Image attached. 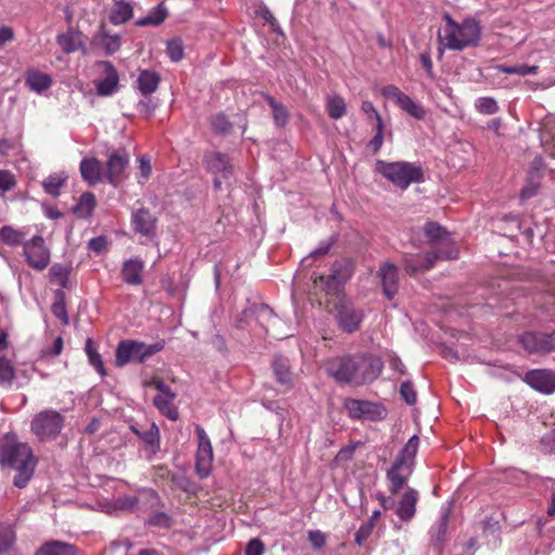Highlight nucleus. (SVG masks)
<instances>
[{
  "instance_id": "obj_45",
  "label": "nucleus",
  "mask_w": 555,
  "mask_h": 555,
  "mask_svg": "<svg viewBox=\"0 0 555 555\" xmlns=\"http://www.w3.org/2000/svg\"><path fill=\"white\" fill-rule=\"evenodd\" d=\"M15 540L16 537L12 526L0 524V555L11 550Z\"/></svg>"
},
{
  "instance_id": "obj_17",
  "label": "nucleus",
  "mask_w": 555,
  "mask_h": 555,
  "mask_svg": "<svg viewBox=\"0 0 555 555\" xmlns=\"http://www.w3.org/2000/svg\"><path fill=\"white\" fill-rule=\"evenodd\" d=\"M524 382L542 393L551 395L555 391V371L531 370L525 374Z\"/></svg>"
},
{
  "instance_id": "obj_20",
  "label": "nucleus",
  "mask_w": 555,
  "mask_h": 555,
  "mask_svg": "<svg viewBox=\"0 0 555 555\" xmlns=\"http://www.w3.org/2000/svg\"><path fill=\"white\" fill-rule=\"evenodd\" d=\"M438 260L441 259L436 258V255L431 251L424 254H406L403 258V267L406 273L415 274L431 269Z\"/></svg>"
},
{
  "instance_id": "obj_56",
  "label": "nucleus",
  "mask_w": 555,
  "mask_h": 555,
  "mask_svg": "<svg viewBox=\"0 0 555 555\" xmlns=\"http://www.w3.org/2000/svg\"><path fill=\"white\" fill-rule=\"evenodd\" d=\"M16 184L14 175L10 170H0V190L2 192L11 191Z\"/></svg>"
},
{
  "instance_id": "obj_51",
  "label": "nucleus",
  "mask_w": 555,
  "mask_h": 555,
  "mask_svg": "<svg viewBox=\"0 0 555 555\" xmlns=\"http://www.w3.org/2000/svg\"><path fill=\"white\" fill-rule=\"evenodd\" d=\"M138 504V499L133 495H121L114 502L115 509L132 511Z\"/></svg>"
},
{
  "instance_id": "obj_37",
  "label": "nucleus",
  "mask_w": 555,
  "mask_h": 555,
  "mask_svg": "<svg viewBox=\"0 0 555 555\" xmlns=\"http://www.w3.org/2000/svg\"><path fill=\"white\" fill-rule=\"evenodd\" d=\"M66 180L67 176L65 173H53L43 180L42 188L47 194L53 197H57Z\"/></svg>"
},
{
  "instance_id": "obj_28",
  "label": "nucleus",
  "mask_w": 555,
  "mask_h": 555,
  "mask_svg": "<svg viewBox=\"0 0 555 555\" xmlns=\"http://www.w3.org/2000/svg\"><path fill=\"white\" fill-rule=\"evenodd\" d=\"M35 555H77V548L67 542L51 540L43 543Z\"/></svg>"
},
{
  "instance_id": "obj_15",
  "label": "nucleus",
  "mask_w": 555,
  "mask_h": 555,
  "mask_svg": "<svg viewBox=\"0 0 555 555\" xmlns=\"http://www.w3.org/2000/svg\"><path fill=\"white\" fill-rule=\"evenodd\" d=\"M345 406L352 418L378 421L384 417V409L374 402L360 399H348Z\"/></svg>"
},
{
  "instance_id": "obj_46",
  "label": "nucleus",
  "mask_w": 555,
  "mask_h": 555,
  "mask_svg": "<svg viewBox=\"0 0 555 555\" xmlns=\"http://www.w3.org/2000/svg\"><path fill=\"white\" fill-rule=\"evenodd\" d=\"M86 352H87V356H88V359H89V363L98 371V373L101 376H105L106 375V371H105V367H104V363H103L102 357L98 352V350L95 349V347H94V345H93L91 339H88L87 343H86Z\"/></svg>"
},
{
  "instance_id": "obj_2",
  "label": "nucleus",
  "mask_w": 555,
  "mask_h": 555,
  "mask_svg": "<svg viewBox=\"0 0 555 555\" xmlns=\"http://www.w3.org/2000/svg\"><path fill=\"white\" fill-rule=\"evenodd\" d=\"M38 459L31 447L18 439L15 433H7L0 438V467L14 470L13 485L18 489L27 487L34 477Z\"/></svg>"
},
{
  "instance_id": "obj_13",
  "label": "nucleus",
  "mask_w": 555,
  "mask_h": 555,
  "mask_svg": "<svg viewBox=\"0 0 555 555\" xmlns=\"http://www.w3.org/2000/svg\"><path fill=\"white\" fill-rule=\"evenodd\" d=\"M519 341L528 352L550 353L555 351V331L550 334L527 332Z\"/></svg>"
},
{
  "instance_id": "obj_25",
  "label": "nucleus",
  "mask_w": 555,
  "mask_h": 555,
  "mask_svg": "<svg viewBox=\"0 0 555 555\" xmlns=\"http://www.w3.org/2000/svg\"><path fill=\"white\" fill-rule=\"evenodd\" d=\"M176 399V393L171 390V388L167 389V391L159 392L153 399V404L157 408V410L168 417L171 421H176L179 417L178 409L173 405V400Z\"/></svg>"
},
{
  "instance_id": "obj_41",
  "label": "nucleus",
  "mask_w": 555,
  "mask_h": 555,
  "mask_svg": "<svg viewBox=\"0 0 555 555\" xmlns=\"http://www.w3.org/2000/svg\"><path fill=\"white\" fill-rule=\"evenodd\" d=\"M15 375V367L12 361L7 357H0V386L10 388Z\"/></svg>"
},
{
  "instance_id": "obj_50",
  "label": "nucleus",
  "mask_w": 555,
  "mask_h": 555,
  "mask_svg": "<svg viewBox=\"0 0 555 555\" xmlns=\"http://www.w3.org/2000/svg\"><path fill=\"white\" fill-rule=\"evenodd\" d=\"M384 143V122L378 120V125H375V135L367 143V150L372 154L379 152Z\"/></svg>"
},
{
  "instance_id": "obj_38",
  "label": "nucleus",
  "mask_w": 555,
  "mask_h": 555,
  "mask_svg": "<svg viewBox=\"0 0 555 555\" xmlns=\"http://www.w3.org/2000/svg\"><path fill=\"white\" fill-rule=\"evenodd\" d=\"M266 101L272 109L274 122L278 127H284L289 119V113L287 108L274 98L267 95Z\"/></svg>"
},
{
  "instance_id": "obj_59",
  "label": "nucleus",
  "mask_w": 555,
  "mask_h": 555,
  "mask_svg": "<svg viewBox=\"0 0 555 555\" xmlns=\"http://www.w3.org/2000/svg\"><path fill=\"white\" fill-rule=\"evenodd\" d=\"M545 490L551 493V502L547 507V514L552 517H555V479L546 478L543 481Z\"/></svg>"
},
{
  "instance_id": "obj_61",
  "label": "nucleus",
  "mask_w": 555,
  "mask_h": 555,
  "mask_svg": "<svg viewBox=\"0 0 555 555\" xmlns=\"http://www.w3.org/2000/svg\"><path fill=\"white\" fill-rule=\"evenodd\" d=\"M52 313L64 324L68 323L66 306L63 299L56 300L51 308Z\"/></svg>"
},
{
  "instance_id": "obj_3",
  "label": "nucleus",
  "mask_w": 555,
  "mask_h": 555,
  "mask_svg": "<svg viewBox=\"0 0 555 555\" xmlns=\"http://www.w3.org/2000/svg\"><path fill=\"white\" fill-rule=\"evenodd\" d=\"M446 25L439 34V42L449 50L462 51L476 47L481 39V26L475 18H465L456 23L450 15L444 16Z\"/></svg>"
},
{
  "instance_id": "obj_42",
  "label": "nucleus",
  "mask_w": 555,
  "mask_h": 555,
  "mask_svg": "<svg viewBox=\"0 0 555 555\" xmlns=\"http://www.w3.org/2000/svg\"><path fill=\"white\" fill-rule=\"evenodd\" d=\"M542 178V173H535L533 170H529L528 178L526 181V184L520 191V197L522 199H528L534 196L538 192V189L540 186V181Z\"/></svg>"
},
{
  "instance_id": "obj_5",
  "label": "nucleus",
  "mask_w": 555,
  "mask_h": 555,
  "mask_svg": "<svg viewBox=\"0 0 555 555\" xmlns=\"http://www.w3.org/2000/svg\"><path fill=\"white\" fill-rule=\"evenodd\" d=\"M375 171L400 190H406L412 183H420L424 180L422 167L404 160L378 159L375 163Z\"/></svg>"
},
{
  "instance_id": "obj_32",
  "label": "nucleus",
  "mask_w": 555,
  "mask_h": 555,
  "mask_svg": "<svg viewBox=\"0 0 555 555\" xmlns=\"http://www.w3.org/2000/svg\"><path fill=\"white\" fill-rule=\"evenodd\" d=\"M95 196L91 192L82 193L78 199V203L74 206V214L82 219L90 218L95 208Z\"/></svg>"
},
{
  "instance_id": "obj_44",
  "label": "nucleus",
  "mask_w": 555,
  "mask_h": 555,
  "mask_svg": "<svg viewBox=\"0 0 555 555\" xmlns=\"http://www.w3.org/2000/svg\"><path fill=\"white\" fill-rule=\"evenodd\" d=\"M398 106L415 119L422 120L426 116L425 109L408 94L404 95Z\"/></svg>"
},
{
  "instance_id": "obj_47",
  "label": "nucleus",
  "mask_w": 555,
  "mask_h": 555,
  "mask_svg": "<svg viewBox=\"0 0 555 555\" xmlns=\"http://www.w3.org/2000/svg\"><path fill=\"white\" fill-rule=\"evenodd\" d=\"M476 109L483 115H493L499 112L498 102L490 96H481L475 103Z\"/></svg>"
},
{
  "instance_id": "obj_63",
  "label": "nucleus",
  "mask_w": 555,
  "mask_h": 555,
  "mask_svg": "<svg viewBox=\"0 0 555 555\" xmlns=\"http://www.w3.org/2000/svg\"><path fill=\"white\" fill-rule=\"evenodd\" d=\"M263 551V543L259 539H253L246 546L245 555H262Z\"/></svg>"
},
{
  "instance_id": "obj_40",
  "label": "nucleus",
  "mask_w": 555,
  "mask_h": 555,
  "mask_svg": "<svg viewBox=\"0 0 555 555\" xmlns=\"http://www.w3.org/2000/svg\"><path fill=\"white\" fill-rule=\"evenodd\" d=\"M106 54L112 55L120 49V37L118 35L99 34L94 38Z\"/></svg>"
},
{
  "instance_id": "obj_1",
  "label": "nucleus",
  "mask_w": 555,
  "mask_h": 555,
  "mask_svg": "<svg viewBox=\"0 0 555 555\" xmlns=\"http://www.w3.org/2000/svg\"><path fill=\"white\" fill-rule=\"evenodd\" d=\"M383 361L371 353L333 357L324 362V369L337 384L362 386L372 383L382 373Z\"/></svg>"
},
{
  "instance_id": "obj_54",
  "label": "nucleus",
  "mask_w": 555,
  "mask_h": 555,
  "mask_svg": "<svg viewBox=\"0 0 555 555\" xmlns=\"http://www.w3.org/2000/svg\"><path fill=\"white\" fill-rule=\"evenodd\" d=\"M374 526L369 522H363L358 531L354 534V543L359 546L363 545V543L371 537L374 530Z\"/></svg>"
},
{
  "instance_id": "obj_27",
  "label": "nucleus",
  "mask_w": 555,
  "mask_h": 555,
  "mask_svg": "<svg viewBox=\"0 0 555 555\" xmlns=\"http://www.w3.org/2000/svg\"><path fill=\"white\" fill-rule=\"evenodd\" d=\"M134 230L144 236H151L155 230V218L146 208H140L132 214Z\"/></svg>"
},
{
  "instance_id": "obj_53",
  "label": "nucleus",
  "mask_w": 555,
  "mask_h": 555,
  "mask_svg": "<svg viewBox=\"0 0 555 555\" xmlns=\"http://www.w3.org/2000/svg\"><path fill=\"white\" fill-rule=\"evenodd\" d=\"M400 393H401L402 398L404 399V401L410 405H413L417 400L416 391L411 382H403L401 384Z\"/></svg>"
},
{
  "instance_id": "obj_8",
  "label": "nucleus",
  "mask_w": 555,
  "mask_h": 555,
  "mask_svg": "<svg viewBox=\"0 0 555 555\" xmlns=\"http://www.w3.org/2000/svg\"><path fill=\"white\" fill-rule=\"evenodd\" d=\"M424 232L431 246V253L436 258L442 260L456 259L459 249L452 241L450 234L436 222H428L424 227Z\"/></svg>"
},
{
  "instance_id": "obj_16",
  "label": "nucleus",
  "mask_w": 555,
  "mask_h": 555,
  "mask_svg": "<svg viewBox=\"0 0 555 555\" xmlns=\"http://www.w3.org/2000/svg\"><path fill=\"white\" fill-rule=\"evenodd\" d=\"M128 164L129 157L125 150L113 152L106 162L105 179L107 182L117 186L124 178Z\"/></svg>"
},
{
  "instance_id": "obj_23",
  "label": "nucleus",
  "mask_w": 555,
  "mask_h": 555,
  "mask_svg": "<svg viewBox=\"0 0 555 555\" xmlns=\"http://www.w3.org/2000/svg\"><path fill=\"white\" fill-rule=\"evenodd\" d=\"M144 262L140 258L126 260L121 267V279L128 285L138 286L143 283Z\"/></svg>"
},
{
  "instance_id": "obj_48",
  "label": "nucleus",
  "mask_w": 555,
  "mask_h": 555,
  "mask_svg": "<svg viewBox=\"0 0 555 555\" xmlns=\"http://www.w3.org/2000/svg\"><path fill=\"white\" fill-rule=\"evenodd\" d=\"M167 54L172 62L181 61L184 56L182 40L179 38L169 40L167 42Z\"/></svg>"
},
{
  "instance_id": "obj_9",
  "label": "nucleus",
  "mask_w": 555,
  "mask_h": 555,
  "mask_svg": "<svg viewBox=\"0 0 555 555\" xmlns=\"http://www.w3.org/2000/svg\"><path fill=\"white\" fill-rule=\"evenodd\" d=\"M22 256L26 264L38 272L46 270L51 262V249L41 235H34L25 241Z\"/></svg>"
},
{
  "instance_id": "obj_55",
  "label": "nucleus",
  "mask_w": 555,
  "mask_h": 555,
  "mask_svg": "<svg viewBox=\"0 0 555 555\" xmlns=\"http://www.w3.org/2000/svg\"><path fill=\"white\" fill-rule=\"evenodd\" d=\"M382 94L393 101L397 105H399V103L402 101V99L404 98L405 93H403L397 86L395 85H388V86H385L383 89H382Z\"/></svg>"
},
{
  "instance_id": "obj_60",
  "label": "nucleus",
  "mask_w": 555,
  "mask_h": 555,
  "mask_svg": "<svg viewBox=\"0 0 555 555\" xmlns=\"http://www.w3.org/2000/svg\"><path fill=\"white\" fill-rule=\"evenodd\" d=\"M362 113L369 118V119H375L376 125H378V120L383 121V118L380 114L375 108L374 104L371 101H363L361 105Z\"/></svg>"
},
{
  "instance_id": "obj_10",
  "label": "nucleus",
  "mask_w": 555,
  "mask_h": 555,
  "mask_svg": "<svg viewBox=\"0 0 555 555\" xmlns=\"http://www.w3.org/2000/svg\"><path fill=\"white\" fill-rule=\"evenodd\" d=\"M198 446L196 450L195 472L201 479L207 478L211 473L214 451L209 437L203 427H196Z\"/></svg>"
},
{
  "instance_id": "obj_39",
  "label": "nucleus",
  "mask_w": 555,
  "mask_h": 555,
  "mask_svg": "<svg viewBox=\"0 0 555 555\" xmlns=\"http://www.w3.org/2000/svg\"><path fill=\"white\" fill-rule=\"evenodd\" d=\"M326 109L332 119H340L346 115V102L340 95H328L326 98Z\"/></svg>"
},
{
  "instance_id": "obj_58",
  "label": "nucleus",
  "mask_w": 555,
  "mask_h": 555,
  "mask_svg": "<svg viewBox=\"0 0 555 555\" xmlns=\"http://www.w3.org/2000/svg\"><path fill=\"white\" fill-rule=\"evenodd\" d=\"M147 524L160 528H169L171 526V518L164 512L155 513L147 520Z\"/></svg>"
},
{
  "instance_id": "obj_36",
  "label": "nucleus",
  "mask_w": 555,
  "mask_h": 555,
  "mask_svg": "<svg viewBox=\"0 0 555 555\" xmlns=\"http://www.w3.org/2000/svg\"><path fill=\"white\" fill-rule=\"evenodd\" d=\"M449 526V511H444L438 521L430 528V541L436 546H441L444 541Z\"/></svg>"
},
{
  "instance_id": "obj_62",
  "label": "nucleus",
  "mask_w": 555,
  "mask_h": 555,
  "mask_svg": "<svg viewBox=\"0 0 555 555\" xmlns=\"http://www.w3.org/2000/svg\"><path fill=\"white\" fill-rule=\"evenodd\" d=\"M308 540L315 548H321L324 546L326 538L323 532L320 530H311L308 532Z\"/></svg>"
},
{
  "instance_id": "obj_43",
  "label": "nucleus",
  "mask_w": 555,
  "mask_h": 555,
  "mask_svg": "<svg viewBox=\"0 0 555 555\" xmlns=\"http://www.w3.org/2000/svg\"><path fill=\"white\" fill-rule=\"evenodd\" d=\"M539 67L537 65H499L498 70L507 75H518L521 77L537 75Z\"/></svg>"
},
{
  "instance_id": "obj_33",
  "label": "nucleus",
  "mask_w": 555,
  "mask_h": 555,
  "mask_svg": "<svg viewBox=\"0 0 555 555\" xmlns=\"http://www.w3.org/2000/svg\"><path fill=\"white\" fill-rule=\"evenodd\" d=\"M0 240L10 247L22 246L26 240V233L23 230L15 229L11 225H3L0 229Z\"/></svg>"
},
{
  "instance_id": "obj_4",
  "label": "nucleus",
  "mask_w": 555,
  "mask_h": 555,
  "mask_svg": "<svg viewBox=\"0 0 555 555\" xmlns=\"http://www.w3.org/2000/svg\"><path fill=\"white\" fill-rule=\"evenodd\" d=\"M418 444V437L416 435L412 436L397 455L391 467L387 470L386 478L390 494H398L405 488L414 472Z\"/></svg>"
},
{
  "instance_id": "obj_21",
  "label": "nucleus",
  "mask_w": 555,
  "mask_h": 555,
  "mask_svg": "<svg viewBox=\"0 0 555 555\" xmlns=\"http://www.w3.org/2000/svg\"><path fill=\"white\" fill-rule=\"evenodd\" d=\"M385 296L392 299L399 289V271L391 262H384L377 272Z\"/></svg>"
},
{
  "instance_id": "obj_30",
  "label": "nucleus",
  "mask_w": 555,
  "mask_h": 555,
  "mask_svg": "<svg viewBox=\"0 0 555 555\" xmlns=\"http://www.w3.org/2000/svg\"><path fill=\"white\" fill-rule=\"evenodd\" d=\"M133 16V7L126 0H114V5L109 13V21L114 25L125 24Z\"/></svg>"
},
{
  "instance_id": "obj_35",
  "label": "nucleus",
  "mask_w": 555,
  "mask_h": 555,
  "mask_svg": "<svg viewBox=\"0 0 555 555\" xmlns=\"http://www.w3.org/2000/svg\"><path fill=\"white\" fill-rule=\"evenodd\" d=\"M168 11L166 5L160 2L154 8L149 15L135 21V25L139 27L145 26H159L167 17Z\"/></svg>"
},
{
  "instance_id": "obj_19",
  "label": "nucleus",
  "mask_w": 555,
  "mask_h": 555,
  "mask_svg": "<svg viewBox=\"0 0 555 555\" xmlns=\"http://www.w3.org/2000/svg\"><path fill=\"white\" fill-rule=\"evenodd\" d=\"M104 77L95 81L96 92L101 96H109L118 91L119 75L115 66L108 62H101Z\"/></svg>"
},
{
  "instance_id": "obj_64",
  "label": "nucleus",
  "mask_w": 555,
  "mask_h": 555,
  "mask_svg": "<svg viewBox=\"0 0 555 555\" xmlns=\"http://www.w3.org/2000/svg\"><path fill=\"white\" fill-rule=\"evenodd\" d=\"M420 62L429 78H434V64L429 51H425L420 55Z\"/></svg>"
},
{
  "instance_id": "obj_18",
  "label": "nucleus",
  "mask_w": 555,
  "mask_h": 555,
  "mask_svg": "<svg viewBox=\"0 0 555 555\" xmlns=\"http://www.w3.org/2000/svg\"><path fill=\"white\" fill-rule=\"evenodd\" d=\"M420 500V493L414 488H406L400 496L395 513L398 518L404 522H410L416 514V505Z\"/></svg>"
},
{
  "instance_id": "obj_57",
  "label": "nucleus",
  "mask_w": 555,
  "mask_h": 555,
  "mask_svg": "<svg viewBox=\"0 0 555 555\" xmlns=\"http://www.w3.org/2000/svg\"><path fill=\"white\" fill-rule=\"evenodd\" d=\"M334 244V241L331 240V241H323L320 243V245L314 249L312 250L308 257H306L302 262H306L308 261L309 259H312V260H315L322 256H325L326 254H328L330 249L332 248Z\"/></svg>"
},
{
  "instance_id": "obj_12",
  "label": "nucleus",
  "mask_w": 555,
  "mask_h": 555,
  "mask_svg": "<svg viewBox=\"0 0 555 555\" xmlns=\"http://www.w3.org/2000/svg\"><path fill=\"white\" fill-rule=\"evenodd\" d=\"M336 321L346 333H353L360 328L364 313L351 302H340L336 307Z\"/></svg>"
},
{
  "instance_id": "obj_31",
  "label": "nucleus",
  "mask_w": 555,
  "mask_h": 555,
  "mask_svg": "<svg viewBox=\"0 0 555 555\" xmlns=\"http://www.w3.org/2000/svg\"><path fill=\"white\" fill-rule=\"evenodd\" d=\"M272 367L276 380L281 385L292 386L293 384V375L291 372L289 360L285 357L278 356L274 358L272 362Z\"/></svg>"
},
{
  "instance_id": "obj_22",
  "label": "nucleus",
  "mask_w": 555,
  "mask_h": 555,
  "mask_svg": "<svg viewBox=\"0 0 555 555\" xmlns=\"http://www.w3.org/2000/svg\"><path fill=\"white\" fill-rule=\"evenodd\" d=\"M130 430L143 442L145 449L151 455L156 454L160 449L159 428L152 423L145 430L138 428L135 425L130 426Z\"/></svg>"
},
{
  "instance_id": "obj_6",
  "label": "nucleus",
  "mask_w": 555,
  "mask_h": 555,
  "mask_svg": "<svg viewBox=\"0 0 555 555\" xmlns=\"http://www.w3.org/2000/svg\"><path fill=\"white\" fill-rule=\"evenodd\" d=\"M165 347L164 341H157L147 345L143 341L125 339L121 340L115 351V365L124 367L125 365L135 362L143 363Z\"/></svg>"
},
{
  "instance_id": "obj_52",
  "label": "nucleus",
  "mask_w": 555,
  "mask_h": 555,
  "mask_svg": "<svg viewBox=\"0 0 555 555\" xmlns=\"http://www.w3.org/2000/svg\"><path fill=\"white\" fill-rule=\"evenodd\" d=\"M139 162V182L144 183L152 175L151 160L147 156L143 155L138 158Z\"/></svg>"
},
{
  "instance_id": "obj_49",
  "label": "nucleus",
  "mask_w": 555,
  "mask_h": 555,
  "mask_svg": "<svg viewBox=\"0 0 555 555\" xmlns=\"http://www.w3.org/2000/svg\"><path fill=\"white\" fill-rule=\"evenodd\" d=\"M211 127L216 133L228 134L232 129V124L223 113H219L212 117Z\"/></svg>"
},
{
  "instance_id": "obj_14",
  "label": "nucleus",
  "mask_w": 555,
  "mask_h": 555,
  "mask_svg": "<svg viewBox=\"0 0 555 555\" xmlns=\"http://www.w3.org/2000/svg\"><path fill=\"white\" fill-rule=\"evenodd\" d=\"M351 276V270L348 262L335 261L333 263L332 273L328 275H320L317 281L327 294H335L340 286Z\"/></svg>"
},
{
  "instance_id": "obj_26",
  "label": "nucleus",
  "mask_w": 555,
  "mask_h": 555,
  "mask_svg": "<svg viewBox=\"0 0 555 555\" xmlns=\"http://www.w3.org/2000/svg\"><path fill=\"white\" fill-rule=\"evenodd\" d=\"M26 86L36 93H42L52 86V77L39 69L29 68L25 73Z\"/></svg>"
},
{
  "instance_id": "obj_7",
  "label": "nucleus",
  "mask_w": 555,
  "mask_h": 555,
  "mask_svg": "<svg viewBox=\"0 0 555 555\" xmlns=\"http://www.w3.org/2000/svg\"><path fill=\"white\" fill-rule=\"evenodd\" d=\"M65 417L53 409L37 413L30 422V431L41 442L55 440L64 427Z\"/></svg>"
},
{
  "instance_id": "obj_29",
  "label": "nucleus",
  "mask_w": 555,
  "mask_h": 555,
  "mask_svg": "<svg viewBox=\"0 0 555 555\" xmlns=\"http://www.w3.org/2000/svg\"><path fill=\"white\" fill-rule=\"evenodd\" d=\"M160 82L159 75L154 70L143 69L139 73L137 85L139 91L147 96L154 93Z\"/></svg>"
},
{
  "instance_id": "obj_34",
  "label": "nucleus",
  "mask_w": 555,
  "mask_h": 555,
  "mask_svg": "<svg viewBox=\"0 0 555 555\" xmlns=\"http://www.w3.org/2000/svg\"><path fill=\"white\" fill-rule=\"evenodd\" d=\"M72 267L63 263H54L49 270V281L51 284L66 288L68 284Z\"/></svg>"
},
{
  "instance_id": "obj_24",
  "label": "nucleus",
  "mask_w": 555,
  "mask_h": 555,
  "mask_svg": "<svg viewBox=\"0 0 555 555\" xmlns=\"http://www.w3.org/2000/svg\"><path fill=\"white\" fill-rule=\"evenodd\" d=\"M82 179L91 185L98 184L105 178L101 162L95 158H83L79 166Z\"/></svg>"
},
{
  "instance_id": "obj_11",
  "label": "nucleus",
  "mask_w": 555,
  "mask_h": 555,
  "mask_svg": "<svg viewBox=\"0 0 555 555\" xmlns=\"http://www.w3.org/2000/svg\"><path fill=\"white\" fill-rule=\"evenodd\" d=\"M206 169L215 176V189H221L222 180H228L233 173V166L228 155L220 152H208L204 156Z\"/></svg>"
}]
</instances>
